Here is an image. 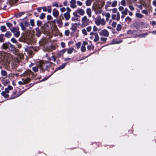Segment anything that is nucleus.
<instances>
[{"label": "nucleus", "instance_id": "1", "mask_svg": "<svg viewBox=\"0 0 156 156\" xmlns=\"http://www.w3.org/2000/svg\"><path fill=\"white\" fill-rule=\"evenodd\" d=\"M52 64V63L48 61L43 62L39 63V66L40 72L43 73L45 70L49 71L48 69H53V68L51 67Z\"/></svg>", "mask_w": 156, "mask_h": 156}, {"label": "nucleus", "instance_id": "2", "mask_svg": "<svg viewBox=\"0 0 156 156\" xmlns=\"http://www.w3.org/2000/svg\"><path fill=\"white\" fill-rule=\"evenodd\" d=\"M90 38L93 40L94 42H97L99 39V37L97 32H91L90 34Z\"/></svg>", "mask_w": 156, "mask_h": 156}, {"label": "nucleus", "instance_id": "3", "mask_svg": "<svg viewBox=\"0 0 156 156\" xmlns=\"http://www.w3.org/2000/svg\"><path fill=\"white\" fill-rule=\"evenodd\" d=\"M90 22V20L86 16H83L81 19V27H83L88 25Z\"/></svg>", "mask_w": 156, "mask_h": 156}, {"label": "nucleus", "instance_id": "4", "mask_svg": "<svg viewBox=\"0 0 156 156\" xmlns=\"http://www.w3.org/2000/svg\"><path fill=\"white\" fill-rule=\"evenodd\" d=\"M66 63H64L62 64V65H61V66H60L58 67H57L56 69L53 72H52L51 74L48 77H45V78H44L43 79H42V80H41V82L43 81H45V80H47L49 78V77L51 75L53 74V73L54 72H55L56 71H57L58 70H61V69H63V68H64L66 66Z\"/></svg>", "mask_w": 156, "mask_h": 156}, {"label": "nucleus", "instance_id": "5", "mask_svg": "<svg viewBox=\"0 0 156 156\" xmlns=\"http://www.w3.org/2000/svg\"><path fill=\"white\" fill-rule=\"evenodd\" d=\"M10 30L11 32L14 33V35L17 37H18L20 35V32L18 30V28L13 27L12 28H10Z\"/></svg>", "mask_w": 156, "mask_h": 156}, {"label": "nucleus", "instance_id": "6", "mask_svg": "<svg viewBox=\"0 0 156 156\" xmlns=\"http://www.w3.org/2000/svg\"><path fill=\"white\" fill-rule=\"evenodd\" d=\"M30 79L29 78H23L22 79L21 81L18 82V83L20 85H23L27 83L30 81Z\"/></svg>", "mask_w": 156, "mask_h": 156}, {"label": "nucleus", "instance_id": "7", "mask_svg": "<svg viewBox=\"0 0 156 156\" xmlns=\"http://www.w3.org/2000/svg\"><path fill=\"white\" fill-rule=\"evenodd\" d=\"M99 34L101 36H104L105 37L108 36L109 34L107 30L104 29L101 30L99 32Z\"/></svg>", "mask_w": 156, "mask_h": 156}, {"label": "nucleus", "instance_id": "8", "mask_svg": "<svg viewBox=\"0 0 156 156\" xmlns=\"http://www.w3.org/2000/svg\"><path fill=\"white\" fill-rule=\"evenodd\" d=\"M120 14L119 12H117L116 14H112L111 16L112 20H115L117 21H118L120 20Z\"/></svg>", "mask_w": 156, "mask_h": 156}, {"label": "nucleus", "instance_id": "9", "mask_svg": "<svg viewBox=\"0 0 156 156\" xmlns=\"http://www.w3.org/2000/svg\"><path fill=\"white\" fill-rule=\"evenodd\" d=\"M93 9L96 14H100L102 12L101 9L97 6H94L93 8Z\"/></svg>", "mask_w": 156, "mask_h": 156}, {"label": "nucleus", "instance_id": "10", "mask_svg": "<svg viewBox=\"0 0 156 156\" xmlns=\"http://www.w3.org/2000/svg\"><path fill=\"white\" fill-rule=\"evenodd\" d=\"M16 91L15 90H14V91L12 92L13 94H12V95L10 98V99H12L19 97L20 95H21L23 93V92H22L20 93L19 94H16Z\"/></svg>", "mask_w": 156, "mask_h": 156}, {"label": "nucleus", "instance_id": "11", "mask_svg": "<svg viewBox=\"0 0 156 156\" xmlns=\"http://www.w3.org/2000/svg\"><path fill=\"white\" fill-rule=\"evenodd\" d=\"M66 51V50L63 49L60 51H58L56 53V55L58 57H61L62 56L64 53Z\"/></svg>", "mask_w": 156, "mask_h": 156}, {"label": "nucleus", "instance_id": "12", "mask_svg": "<svg viewBox=\"0 0 156 156\" xmlns=\"http://www.w3.org/2000/svg\"><path fill=\"white\" fill-rule=\"evenodd\" d=\"M23 74L24 76H31L33 74V72L30 70H27Z\"/></svg>", "mask_w": 156, "mask_h": 156}, {"label": "nucleus", "instance_id": "13", "mask_svg": "<svg viewBox=\"0 0 156 156\" xmlns=\"http://www.w3.org/2000/svg\"><path fill=\"white\" fill-rule=\"evenodd\" d=\"M70 6L72 9L76 8L77 7L76 5V1L75 0H71L70 2Z\"/></svg>", "mask_w": 156, "mask_h": 156}, {"label": "nucleus", "instance_id": "14", "mask_svg": "<svg viewBox=\"0 0 156 156\" xmlns=\"http://www.w3.org/2000/svg\"><path fill=\"white\" fill-rule=\"evenodd\" d=\"M77 12L81 16H83L85 14L84 11L81 8H79L76 10Z\"/></svg>", "mask_w": 156, "mask_h": 156}, {"label": "nucleus", "instance_id": "15", "mask_svg": "<svg viewBox=\"0 0 156 156\" xmlns=\"http://www.w3.org/2000/svg\"><path fill=\"white\" fill-rule=\"evenodd\" d=\"M122 41L120 39H115L112 41L111 43V44H119L122 42Z\"/></svg>", "mask_w": 156, "mask_h": 156}, {"label": "nucleus", "instance_id": "16", "mask_svg": "<svg viewBox=\"0 0 156 156\" xmlns=\"http://www.w3.org/2000/svg\"><path fill=\"white\" fill-rule=\"evenodd\" d=\"M5 78H3L1 80L2 83L4 86H5L9 83V81L8 79H5Z\"/></svg>", "mask_w": 156, "mask_h": 156}, {"label": "nucleus", "instance_id": "17", "mask_svg": "<svg viewBox=\"0 0 156 156\" xmlns=\"http://www.w3.org/2000/svg\"><path fill=\"white\" fill-rule=\"evenodd\" d=\"M52 14L54 17H57L58 16L59 12L56 9H54L52 11Z\"/></svg>", "mask_w": 156, "mask_h": 156}, {"label": "nucleus", "instance_id": "18", "mask_svg": "<svg viewBox=\"0 0 156 156\" xmlns=\"http://www.w3.org/2000/svg\"><path fill=\"white\" fill-rule=\"evenodd\" d=\"M63 16L66 20H69L70 17V13L69 12H66L64 13L63 14Z\"/></svg>", "mask_w": 156, "mask_h": 156}, {"label": "nucleus", "instance_id": "19", "mask_svg": "<svg viewBox=\"0 0 156 156\" xmlns=\"http://www.w3.org/2000/svg\"><path fill=\"white\" fill-rule=\"evenodd\" d=\"M12 87L10 85H8L7 88H5V92L7 93L8 94H9L10 90H12Z\"/></svg>", "mask_w": 156, "mask_h": 156}, {"label": "nucleus", "instance_id": "20", "mask_svg": "<svg viewBox=\"0 0 156 156\" xmlns=\"http://www.w3.org/2000/svg\"><path fill=\"white\" fill-rule=\"evenodd\" d=\"M36 36L37 37H39L41 35V31L40 29L38 27L36 28Z\"/></svg>", "mask_w": 156, "mask_h": 156}, {"label": "nucleus", "instance_id": "21", "mask_svg": "<svg viewBox=\"0 0 156 156\" xmlns=\"http://www.w3.org/2000/svg\"><path fill=\"white\" fill-rule=\"evenodd\" d=\"M1 74L2 76H4L5 78L7 77V73L5 70H2L1 72Z\"/></svg>", "mask_w": 156, "mask_h": 156}, {"label": "nucleus", "instance_id": "22", "mask_svg": "<svg viewBox=\"0 0 156 156\" xmlns=\"http://www.w3.org/2000/svg\"><path fill=\"white\" fill-rule=\"evenodd\" d=\"M101 17H98L94 20L95 24L98 26H100V25Z\"/></svg>", "mask_w": 156, "mask_h": 156}, {"label": "nucleus", "instance_id": "23", "mask_svg": "<svg viewBox=\"0 0 156 156\" xmlns=\"http://www.w3.org/2000/svg\"><path fill=\"white\" fill-rule=\"evenodd\" d=\"M86 13L89 17L90 18L91 16V11L90 8L87 9Z\"/></svg>", "mask_w": 156, "mask_h": 156}, {"label": "nucleus", "instance_id": "24", "mask_svg": "<svg viewBox=\"0 0 156 156\" xmlns=\"http://www.w3.org/2000/svg\"><path fill=\"white\" fill-rule=\"evenodd\" d=\"M1 95L2 96L4 97L5 98H7L9 97V94L5 92V91H3L2 92Z\"/></svg>", "mask_w": 156, "mask_h": 156}, {"label": "nucleus", "instance_id": "25", "mask_svg": "<svg viewBox=\"0 0 156 156\" xmlns=\"http://www.w3.org/2000/svg\"><path fill=\"white\" fill-rule=\"evenodd\" d=\"M57 23L58 25V26L61 27H62L63 25V23L61 19H58L56 20Z\"/></svg>", "mask_w": 156, "mask_h": 156}, {"label": "nucleus", "instance_id": "26", "mask_svg": "<svg viewBox=\"0 0 156 156\" xmlns=\"http://www.w3.org/2000/svg\"><path fill=\"white\" fill-rule=\"evenodd\" d=\"M73 48H66L65 50H66V51H67V53L68 54H70L72 53L73 50Z\"/></svg>", "mask_w": 156, "mask_h": 156}, {"label": "nucleus", "instance_id": "27", "mask_svg": "<svg viewBox=\"0 0 156 156\" xmlns=\"http://www.w3.org/2000/svg\"><path fill=\"white\" fill-rule=\"evenodd\" d=\"M129 10L127 8H125V9L121 12L122 14L126 15L128 14Z\"/></svg>", "mask_w": 156, "mask_h": 156}, {"label": "nucleus", "instance_id": "28", "mask_svg": "<svg viewBox=\"0 0 156 156\" xmlns=\"http://www.w3.org/2000/svg\"><path fill=\"white\" fill-rule=\"evenodd\" d=\"M93 0H86L85 2L86 5L87 6H90L91 5Z\"/></svg>", "mask_w": 156, "mask_h": 156}, {"label": "nucleus", "instance_id": "29", "mask_svg": "<svg viewBox=\"0 0 156 156\" xmlns=\"http://www.w3.org/2000/svg\"><path fill=\"white\" fill-rule=\"evenodd\" d=\"M39 63L38 64V65L36 66H34L32 68V70H33L35 72H36L38 71V69H39Z\"/></svg>", "mask_w": 156, "mask_h": 156}, {"label": "nucleus", "instance_id": "30", "mask_svg": "<svg viewBox=\"0 0 156 156\" xmlns=\"http://www.w3.org/2000/svg\"><path fill=\"white\" fill-rule=\"evenodd\" d=\"M1 48L4 49H8V43H4L2 45Z\"/></svg>", "mask_w": 156, "mask_h": 156}, {"label": "nucleus", "instance_id": "31", "mask_svg": "<svg viewBox=\"0 0 156 156\" xmlns=\"http://www.w3.org/2000/svg\"><path fill=\"white\" fill-rule=\"evenodd\" d=\"M20 25L22 30H24L26 29V26L24 24L23 22L20 23Z\"/></svg>", "mask_w": 156, "mask_h": 156}, {"label": "nucleus", "instance_id": "32", "mask_svg": "<svg viewBox=\"0 0 156 156\" xmlns=\"http://www.w3.org/2000/svg\"><path fill=\"white\" fill-rule=\"evenodd\" d=\"M105 16L106 17V21H108L109 20V18L110 17V15L109 13H107L105 14Z\"/></svg>", "mask_w": 156, "mask_h": 156}, {"label": "nucleus", "instance_id": "33", "mask_svg": "<svg viewBox=\"0 0 156 156\" xmlns=\"http://www.w3.org/2000/svg\"><path fill=\"white\" fill-rule=\"evenodd\" d=\"M132 19L129 16H127L125 19V21L128 23L131 21Z\"/></svg>", "mask_w": 156, "mask_h": 156}, {"label": "nucleus", "instance_id": "34", "mask_svg": "<svg viewBox=\"0 0 156 156\" xmlns=\"http://www.w3.org/2000/svg\"><path fill=\"white\" fill-rule=\"evenodd\" d=\"M106 24V22L105 20V19L102 18L101 19V18L100 20V24H101L102 26L105 25Z\"/></svg>", "mask_w": 156, "mask_h": 156}, {"label": "nucleus", "instance_id": "35", "mask_svg": "<svg viewBox=\"0 0 156 156\" xmlns=\"http://www.w3.org/2000/svg\"><path fill=\"white\" fill-rule=\"evenodd\" d=\"M11 34L9 31L7 32L5 34V36L7 38H9L11 36Z\"/></svg>", "mask_w": 156, "mask_h": 156}, {"label": "nucleus", "instance_id": "36", "mask_svg": "<svg viewBox=\"0 0 156 156\" xmlns=\"http://www.w3.org/2000/svg\"><path fill=\"white\" fill-rule=\"evenodd\" d=\"M136 17L140 18H141L143 17V16L142 14L138 13H136Z\"/></svg>", "mask_w": 156, "mask_h": 156}, {"label": "nucleus", "instance_id": "37", "mask_svg": "<svg viewBox=\"0 0 156 156\" xmlns=\"http://www.w3.org/2000/svg\"><path fill=\"white\" fill-rule=\"evenodd\" d=\"M148 35L147 33L142 34L139 35V36L140 38L145 37L146 36Z\"/></svg>", "mask_w": 156, "mask_h": 156}, {"label": "nucleus", "instance_id": "38", "mask_svg": "<svg viewBox=\"0 0 156 156\" xmlns=\"http://www.w3.org/2000/svg\"><path fill=\"white\" fill-rule=\"evenodd\" d=\"M0 30L1 31H2V32H4L6 30V27L4 26H2L0 27Z\"/></svg>", "mask_w": 156, "mask_h": 156}, {"label": "nucleus", "instance_id": "39", "mask_svg": "<svg viewBox=\"0 0 156 156\" xmlns=\"http://www.w3.org/2000/svg\"><path fill=\"white\" fill-rule=\"evenodd\" d=\"M94 48V46L92 44L88 45L87 46V48L88 50H91L93 49Z\"/></svg>", "mask_w": 156, "mask_h": 156}, {"label": "nucleus", "instance_id": "40", "mask_svg": "<svg viewBox=\"0 0 156 156\" xmlns=\"http://www.w3.org/2000/svg\"><path fill=\"white\" fill-rule=\"evenodd\" d=\"M122 28V26L120 24H119L118 25L117 28L116 30L117 31H119L121 30Z\"/></svg>", "mask_w": 156, "mask_h": 156}, {"label": "nucleus", "instance_id": "41", "mask_svg": "<svg viewBox=\"0 0 156 156\" xmlns=\"http://www.w3.org/2000/svg\"><path fill=\"white\" fill-rule=\"evenodd\" d=\"M82 33L84 35H87V30L85 29H83L82 30Z\"/></svg>", "mask_w": 156, "mask_h": 156}, {"label": "nucleus", "instance_id": "42", "mask_svg": "<svg viewBox=\"0 0 156 156\" xmlns=\"http://www.w3.org/2000/svg\"><path fill=\"white\" fill-rule=\"evenodd\" d=\"M98 30V31H100V29L98 30V28L95 26H94L93 27V31L94 32H96Z\"/></svg>", "mask_w": 156, "mask_h": 156}, {"label": "nucleus", "instance_id": "43", "mask_svg": "<svg viewBox=\"0 0 156 156\" xmlns=\"http://www.w3.org/2000/svg\"><path fill=\"white\" fill-rule=\"evenodd\" d=\"M117 5V1H115L112 3L111 6L112 7H114L116 6Z\"/></svg>", "mask_w": 156, "mask_h": 156}, {"label": "nucleus", "instance_id": "44", "mask_svg": "<svg viewBox=\"0 0 156 156\" xmlns=\"http://www.w3.org/2000/svg\"><path fill=\"white\" fill-rule=\"evenodd\" d=\"M75 45L76 46L77 49H79L81 45V43L80 42H78L75 44Z\"/></svg>", "mask_w": 156, "mask_h": 156}, {"label": "nucleus", "instance_id": "45", "mask_svg": "<svg viewBox=\"0 0 156 156\" xmlns=\"http://www.w3.org/2000/svg\"><path fill=\"white\" fill-rule=\"evenodd\" d=\"M45 17V14L42 13L40 15L39 18L40 19H43Z\"/></svg>", "mask_w": 156, "mask_h": 156}, {"label": "nucleus", "instance_id": "46", "mask_svg": "<svg viewBox=\"0 0 156 156\" xmlns=\"http://www.w3.org/2000/svg\"><path fill=\"white\" fill-rule=\"evenodd\" d=\"M100 40L101 41L103 42H106L107 40V38L106 37H101L100 38Z\"/></svg>", "mask_w": 156, "mask_h": 156}, {"label": "nucleus", "instance_id": "47", "mask_svg": "<svg viewBox=\"0 0 156 156\" xmlns=\"http://www.w3.org/2000/svg\"><path fill=\"white\" fill-rule=\"evenodd\" d=\"M77 13H78L77 12V11L76 10V11H75V12H74L73 13V14L75 17L76 18H78V17H79V16L77 14Z\"/></svg>", "mask_w": 156, "mask_h": 156}, {"label": "nucleus", "instance_id": "48", "mask_svg": "<svg viewBox=\"0 0 156 156\" xmlns=\"http://www.w3.org/2000/svg\"><path fill=\"white\" fill-rule=\"evenodd\" d=\"M42 24V22L41 21L39 20H38L37 21V24L38 26V27L41 26V25Z\"/></svg>", "mask_w": 156, "mask_h": 156}, {"label": "nucleus", "instance_id": "49", "mask_svg": "<svg viewBox=\"0 0 156 156\" xmlns=\"http://www.w3.org/2000/svg\"><path fill=\"white\" fill-rule=\"evenodd\" d=\"M52 5L53 7H58V4L55 2H53L52 4Z\"/></svg>", "mask_w": 156, "mask_h": 156}, {"label": "nucleus", "instance_id": "50", "mask_svg": "<svg viewBox=\"0 0 156 156\" xmlns=\"http://www.w3.org/2000/svg\"><path fill=\"white\" fill-rule=\"evenodd\" d=\"M47 11L49 13H51V9L50 6H48L47 7Z\"/></svg>", "mask_w": 156, "mask_h": 156}, {"label": "nucleus", "instance_id": "51", "mask_svg": "<svg viewBox=\"0 0 156 156\" xmlns=\"http://www.w3.org/2000/svg\"><path fill=\"white\" fill-rule=\"evenodd\" d=\"M112 2H108L105 5V7H108L111 6Z\"/></svg>", "mask_w": 156, "mask_h": 156}, {"label": "nucleus", "instance_id": "52", "mask_svg": "<svg viewBox=\"0 0 156 156\" xmlns=\"http://www.w3.org/2000/svg\"><path fill=\"white\" fill-rule=\"evenodd\" d=\"M86 47L85 46H82L81 48V50L82 52H85L86 51Z\"/></svg>", "mask_w": 156, "mask_h": 156}, {"label": "nucleus", "instance_id": "53", "mask_svg": "<svg viewBox=\"0 0 156 156\" xmlns=\"http://www.w3.org/2000/svg\"><path fill=\"white\" fill-rule=\"evenodd\" d=\"M92 29V27L91 26H88L87 27L86 30H87V31L88 32H90Z\"/></svg>", "mask_w": 156, "mask_h": 156}, {"label": "nucleus", "instance_id": "54", "mask_svg": "<svg viewBox=\"0 0 156 156\" xmlns=\"http://www.w3.org/2000/svg\"><path fill=\"white\" fill-rule=\"evenodd\" d=\"M30 23L32 27H33L34 25V21L33 20L31 19L30 20Z\"/></svg>", "mask_w": 156, "mask_h": 156}, {"label": "nucleus", "instance_id": "55", "mask_svg": "<svg viewBox=\"0 0 156 156\" xmlns=\"http://www.w3.org/2000/svg\"><path fill=\"white\" fill-rule=\"evenodd\" d=\"M112 11L113 13H117V12H118V10H117V9H116V8H114L113 9H112Z\"/></svg>", "mask_w": 156, "mask_h": 156}, {"label": "nucleus", "instance_id": "56", "mask_svg": "<svg viewBox=\"0 0 156 156\" xmlns=\"http://www.w3.org/2000/svg\"><path fill=\"white\" fill-rule=\"evenodd\" d=\"M9 49L11 51H14L15 50V48L13 45H12Z\"/></svg>", "mask_w": 156, "mask_h": 156}, {"label": "nucleus", "instance_id": "57", "mask_svg": "<svg viewBox=\"0 0 156 156\" xmlns=\"http://www.w3.org/2000/svg\"><path fill=\"white\" fill-rule=\"evenodd\" d=\"M70 31L69 30H66L65 32V35L66 36H68L69 34Z\"/></svg>", "mask_w": 156, "mask_h": 156}, {"label": "nucleus", "instance_id": "58", "mask_svg": "<svg viewBox=\"0 0 156 156\" xmlns=\"http://www.w3.org/2000/svg\"><path fill=\"white\" fill-rule=\"evenodd\" d=\"M129 9L132 11H133L134 10V8L133 6L131 5L129 6Z\"/></svg>", "mask_w": 156, "mask_h": 156}, {"label": "nucleus", "instance_id": "59", "mask_svg": "<svg viewBox=\"0 0 156 156\" xmlns=\"http://www.w3.org/2000/svg\"><path fill=\"white\" fill-rule=\"evenodd\" d=\"M121 4L123 6H125L126 5V2L125 0H122L121 2Z\"/></svg>", "mask_w": 156, "mask_h": 156}, {"label": "nucleus", "instance_id": "60", "mask_svg": "<svg viewBox=\"0 0 156 156\" xmlns=\"http://www.w3.org/2000/svg\"><path fill=\"white\" fill-rule=\"evenodd\" d=\"M11 41L14 43L16 44L17 43L16 40L14 37H12L11 39Z\"/></svg>", "mask_w": 156, "mask_h": 156}, {"label": "nucleus", "instance_id": "61", "mask_svg": "<svg viewBox=\"0 0 156 156\" xmlns=\"http://www.w3.org/2000/svg\"><path fill=\"white\" fill-rule=\"evenodd\" d=\"M76 3L79 6H81L83 5V3L79 1H77Z\"/></svg>", "mask_w": 156, "mask_h": 156}, {"label": "nucleus", "instance_id": "62", "mask_svg": "<svg viewBox=\"0 0 156 156\" xmlns=\"http://www.w3.org/2000/svg\"><path fill=\"white\" fill-rule=\"evenodd\" d=\"M4 39L3 37V34L0 35V42H3L4 41Z\"/></svg>", "mask_w": 156, "mask_h": 156}, {"label": "nucleus", "instance_id": "63", "mask_svg": "<svg viewBox=\"0 0 156 156\" xmlns=\"http://www.w3.org/2000/svg\"><path fill=\"white\" fill-rule=\"evenodd\" d=\"M50 59L51 60L54 62L55 61L56 58L55 56H53L51 57Z\"/></svg>", "mask_w": 156, "mask_h": 156}, {"label": "nucleus", "instance_id": "64", "mask_svg": "<svg viewBox=\"0 0 156 156\" xmlns=\"http://www.w3.org/2000/svg\"><path fill=\"white\" fill-rule=\"evenodd\" d=\"M116 22H113L112 23L111 25L114 28H115L116 26Z\"/></svg>", "mask_w": 156, "mask_h": 156}]
</instances>
